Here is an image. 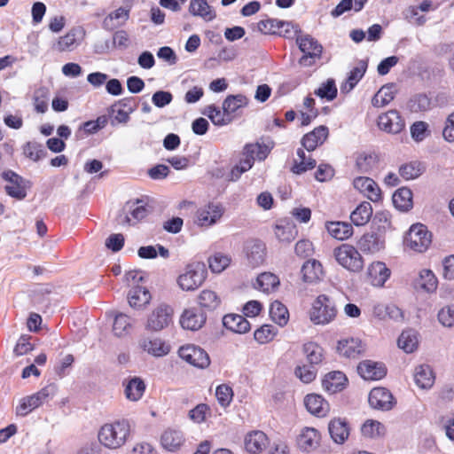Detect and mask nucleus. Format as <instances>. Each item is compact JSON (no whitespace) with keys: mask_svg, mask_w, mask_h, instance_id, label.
Wrapping results in <instances>:
<instances>
[{"mask_svg":"<svg viewBox=\"0 0 454 454\" xmlns=\"http://www.w3.org/2000/svg\"><path fill=\"white\" fill-rule=\"evenodd\" d=\"M366 69L367 62L360 60L357 66L349 72L346 82L340 86V91L346 93L351 91L363 78Z\"/></svg>","mask_w":454,"mask_h":454,"instance_id":"nucleus-33","label":"nucleus"},{"mask_svg":"<svg viewBox=\"0 0 454 454\" xmlns=\"http://www.w3.org/2000/svg\"><path fill=\"white\" fill-rule=\"evenodd\" d=\"M130 9L120 7L111 12L103 20L102 26L106 30L113 31L123 27L129 19Z\"/></svg>","mask_w":454,"mask_h":454,"instance_id":"nucleus-22","label":"nucleus"},{"mask_svg":"<svg viewBox=\"0 0 454 454\" xmlns=\"http://www.w3.org/2000/svg\"><path fill=\"white\" fill-rule=\"evenodd\" d=\"M347 381L348 379L343 372L335 371L331 372L325 376L322 381V386L325 391L330 394H335L345 387Z\"/></svg>","mask_w":454,"mask_h":454,"instance_id":"nucleus-25","label":"nucleus"},{"mask_svg":"<svg viewBox=\"0 0 454 454\" xmlns=\"http://www.w3.org/2000/svg\"><path fill=\"white\" fill-rule=\"evenodd\" d=\"M354 187L373 202L381 200V192L377 183L365 176H359L354 179Z\"/></svg>","mask_w":454,"mask_h":454,"instance_id":"nucleus-16","label":"nucleus"},{"mask_svg":"<svg viewBox=\"0 0 454 454\" xmlns=\"http://www.w3.org/2000/svg\"><path fill=\"white\" fill-rule=\"evenodd\" d=\"M357 246L364 253L375 254L385 247V239L380 233H365L357 242Z\"/></svg>","mask_w":454,"mask_h":454,"instance_id":"nucleus-20","label":"nucleus"},{"mask_svg":"<svg viewBox=\"0 0 454 454\" xmlns=\"http://www.w3.org/2000/svg\"><path fill=\"white\" fill-rule=\"evenodd\" d=\"M268 147L258 143L246 145L243 150V155H247L254 162V160H263L268 156Z\"/></svg>","mask_w":454,"mask_h":454,"instance_id":"nucleus-54","label":"nucleus"},{"mask_svg":"<svg viewBox=\"0 0 454 454\" xmlns=\"http://www.w3.org/2000/svg\"><path fill=\"white\" fill-rule=\"evenodd\" d=\"M109 112L111 114V124L113 126L116 124H126L130 119L129 112L116 106L115 103L110 107Z\"/></svg>","mask_w":454,"mask_h":454,"instance_id":"nucleus-63","label":"nucleus"},{"mask_svg":"<svg viewBox=\"0 0 454 454\" xmlns=\"http://www.w3.org/2000/svg\"><path fill=\"white\" fill-rule=\"evenodd\" d=\"M189 12L193 16L202 18L206 21L213 20L216 14L207 0H190Z\"/></svg>","mask_w":454,"mask_h":454,"instance_id":"nucleus-31","label":"nucleus"},{"mask_svg":"<svg viewBox=\"0 0 454 454\" xmlns=\"http://www.w3.org/2000/svg\"><path fill=\"white\" fill-rule=\"evenodd\" d=\"M151 294L147 288L140 286L132 287L128 294V301L133 309H142L150 302Z\"/></svg>","mask_w":454,"mask_h":454,"instance_id":"nucleus-29","label":"nucleus"},{"mask_svg":"<svg viewBox=\"0 0 454 454\" xmlns=\"http://www.w3.org/2000/svg\"><path fill=\"white\" fill-rule=\"evenodd\" d=\"M129 430V423L126 419L107 423L101 427L98 440L108 449H118L126 442Z\"/></svg>","mask_w":454,"mask_h":454,"instance_id":"nucleus-1","label":"nucleus"},{"mask_svg":"<svg viewBox=\"0 0 454 454\" xmlns=\"http://www.w3.org/2000/svg\"><path fill=\"white\" fill-rule=\"evenodd\" d=\"M372 215V207L370 202L364 201L351 213L350 219L356 226L366 224Z\"/></svg>","mask_w":454,"mask_h":454,"instance_id":"nucleus-39","label":"nucleus"},{"mask_svg":"<svg viewBox=\"0 0 454 454\" xmlns=\"http://www.w3.org/2000/svg\"><path fill=\"white\" fill-rule=\"evenodd\" d=\"M267 445V435L262 431L251 432L245 438V448L251 454L262 451Z\"/></svg>","mask_w":454,"mask_h":454,"instance_id":"nucleus-28","label":"nucleus"},{"mask_svg":"<svg viewBox=\"0 0 454 454\" xmlns=\"http://www.w3.org/2000/svg\"><path fill=\"white\" fill-rule=\"evenodd\" d=\"M418 284L423 290L432 293L436 290L438 281L432 270H422L419 273Z\"/></svg>","mask_w":454,"mask_h":454,"instance_id":"nucleus-57","label":"nucleus"},{"mask_svg":"<svg viewBox=\"0 0 454 454\" xmlns=\"http://www.w3.org/2000/svg\"><path fill=\"white\" fill-rule=\"evenodd\" d=\"M172 315L171 307L165 304L158 306L148 317L146 328L155 332L162 330L171 323Z\"/></svg>","mask_w":454,"mask_h":454,"instance_id":"nucleus-11","label":"nucleus"},{"mask_svg":"<svg viewBox=\"0 0 454 454\" xmlns=\"http://www.w3.org/2000/svg\"><path fill=\"white\" fill-rule=\"evenodd\" d=\"M374 313L378 317H385V316H387L388 318L395 321H403L404 317L402 309L395 304H388L386 306L378 305L374 307Z\"/></svg>","mask_w":454,"mask_h":454,"instance_id":"nucleus-51","label":"nucleus"},{"mask_svg":"<svg viewBox=\"0 0 454 454\" xmlns=\"http://www.w3.org/2000/svg\"><path fill=\"white\" fill-rule=\"evenodd\" d=\"M277 333V327L272 325H263L254 332V337L260 344H265L271 341Z\"/></svg>","mask_w":454,"mask_h":454,"instance_id":"nucleus-59","label":"nucleus"},{"mask_svg":"<svg viewBox=\"0 0 454 454\" xmlns=\"http://www.w3.org/2000/svg\"><path fill=\"white\" fill-rule=\"evenodd\" d=\"M378 163V157L373 153H359L356 156V168L359 173H370Z\"/></svg>","mask_w":454,"mask_h":454,"instance_id":"nucleus-46","label":"nucleus"},{"mask_svg":"<svg viewBox=\"0 0 454 454\" xmlns=\"http://www.w3.org/2000/svg\"><path fill=\"white\" fill-rule=\"evenodd\" d=\"M396 93L395 85L394 83L384 85L372 98V105L374 107H383L388 105Z\"/></svg>","mask_w":454,"mask_h":454,"instance_id":"nucleus-38","label":"nucleus"},{"mask_svg":"<svg viewBox=\"0 0 454 454\" xmlns=\"http://www.w3.org/2000/svg\"><path fill=\"white\" fill-rule=\"evenodd\" d=\"M423 164L419 161H411L400 167L399 173L405 180H412L422 175Z\"/></svg>","mask_w":454,"mask_h":454,"instance_id":"nucleus-56","label":"nucleus"},{"mask_svg":"<svg viewBox=\"0 0 454 454\" xmlns=\"http://www.w3.org/2000/svg\"><path fill=\"white\" fill-rule=\"evenodd\" d=\"M359 375L366 380H378L382 379L387 370L383 364L365 360L361 362L357 366Z\"/></svg>","mask_w":454,"mask_h":454,"instance_id":"nucleus-19","label":"nucleus"},{"mask_svg":"<svg viewBox=\"0 0 454 454\" xmlns=\"http://www.w3.org/2000/svg\"><path fill=\"white\" fill-rule=\"evenodd\" d=\"M270 316L271 319L280 326L287 324L289 313L286 307L278 301H275L270 304Z\"/></svg>","mask_w":454,"mask_h":454,"instance_id":"nucleus-49","label":"nucleus"},{"mask_svg":"<svg viewBox=\"0 0 454 454\" xmlns=\"http://www.w3.org/2000/svg\"><path fill=\"white\" fill-rule=\"evenodd\" d=\"M279 285L278 276L270 272H263L257 277V288L264 293L274 291Z\"/></svg>","mask_w":454,"mask_h":454,"instance_id":"nucleus-52","label":"nucleus"},{"mask_svg":"<svg viewBox=\"0 0 454 454\" xmlns=\"http://www.w3.org/2000/svg\"><path fill=\"white\" fill-rule=\"evenodd\" d=\"M368 275L373 286H381L388 279L390 270L384 262H372L368 269Z\"/></svg>","mask_w":454,"mask_h":454,"instance_id":"nucleus-30","label":"nucleus"},{"mask_svg":"<svg viewBox=\"0 0 454 454\" xmlns=\"http://www.w3.org/2000/svg\"><path fill=\"white\" fill-rule=\"evenodd\" d=\"M199 304L208 310L217 309L221 303V300L215 292L208 289L203 290L199 295Z\"/></svg>","mask_w":454,"mask_h":454,"instance_id":"nucleus-53","label":"nucleus"},{"mask_svg":"<svg viewBox=\"0 0 454 454\" xmlns=\"http://www.w3.org/2000/svg\"><path fill=\"white\" fill-rule=\"evenodd\" d=\"M164 449L174 451L184 442V435L180 430L168 428L164 431L160 438Z\"/></svg>","mask_w":454,"mask_h":454,"instance_id":"nucleus-35","label":"nucleus"},{"mask_svg":"<svg viewBox=\"0 0 454 454\" xmlns=\"http://www.w3.org/2000/svg\"><path fill=\"white\" fill-rule=\"evenodd\" d=\"M297 446L303 452L317 449L320 442V434L313 427H304L297 436Z\"/></svg>","mask_w":454,"mask_h":454,"instance_id":"nucleus-17","label":"nucleus"},{"mask_svg":"<svg viewBox=\"0 0 454 454\" xmlns=\"http://www.w3.org/2000/svg\"><path fill=\"white\" fill-rule=\"evenodd\" d=\"M49 92L46 88H39L34 95V106L37 113L43 114L48 109Z\"/></svg>","mask_w":454,"mask_h":454,"instance_id":"nucleus-62","label":"nucleus"},{"mask_svg":"<svg viewBox=\"0 0 454 454\" xmlns=\"http://www.w3.org/2000/svg\"><path fill=\"white\" fill-rule=\"evenodd\" d=\"M431 233L422 223L413 224L407 233L405 244L415 252H425L431 244Z\"/></svg>","mask_w":454,"mask_h":454,"instance_id":"nucleus-6","label":"nucleus"},{"mask_svg":"<svg viewBox=\"0 0 454 454\" xmlns=\"http://www.w3.org/2000/svg\"><path fill=\"white\" fill-rule=\"evenodd\" d=\"M1 176L8 183L4 190L10 197L19 200L26 198L27 191L24 185L25 180L22 176L11 169L4 171Z\"/></svg>","mask_w":454,"mask_h":454,"instance_id":"nucleus-10","label":"nucleus"},{"mask_svg":"<svg viewBox=\"0 0 454 454\" xmlns=\"http://www.w3.org/2000/svg\"><path fill=\"white\" fill-rule=\"evenodd\" d=\"M145 391L144 380L138 377H133L125 384L124 394L127 399L137 402L143 396Z\"/></svg>","mask_w":454,"mask_h":454,"instance_id":"nucleus-34","label":"nucleus"},{"mask_svg":"<svg viewBox=\"0 0 454 454\" xmlns=\"http://www.w3.org/2000/svg\"><path fill=\"white\" fill-rule=\"evenodd\" d=\"M378 127L387 133L398 134L404 129L405 122L398 111L390 110L379 116Z\"/></svg>","mask_w":454,"mask_h":454,"instance_id":"nucleus-12","label":"nucleus"},{"mask_svg":"<svg viewBox=\"0 0 454 454\" xmlns=\"http://www.w3.org/2000/svg\"><path fill=\"white\" fill-rule=\"evenodd\" d=\"M247 98L243 94L229 95L223 102V109L230 115L232 120L234 114L240 108L247 106Z\"/></svg>","mask_w":454,"mask_h":454,"instance_id":"nucleus-42","label":"nucleus"},{"mask_svg":"<svg viewBox=\"0 0 454 454\" xmlns=\"http://www.w3.org/2000/svg\"><path fill=\"white\" fill-rule=\"evenodd\" d=\"M58 387L54 383L48 384L38 392L23 397L16 408V413L19 416H26L35 409L43 405L49 399L52 398L57 393Z\"/></svg>","mask_w":454,"mask_h":454,"instance_id":"nucleus-3","label":"nucleus"},{"mask_svg":"<svg viewBox=\"0 0 454 454\" xmlns=\"http://www.w3.org/2000/svg\"><path fill=\"white\" fill-rule=\"evenodd\" d=\"M127 211L125 215H120L118 222L121 224L133 225L137 222L144 219L148 213L146 207L141 204V201H129L124 207Z\"/></svg>","mask_w":454,"mask_h":454,"instance_id":"nucleus-15","label":"nucleus"},{"mask_svg":"<svg viewBox=\"0 0 454 454\" xmlns=\"http://www.w3.org/2000/svg\"><path fill=\"white\" fill-rule=\"evenodd\" d=\"M205 322V314L197 309H185L180 318L182 327L191 331L200 329Z\"/></svg>","mask_w":454,"mask_h":454,"instance_id":"nucleus-21","label":"nucleus"},{"mask_svg":"<svg viewBox=\"0 0 454 454\" xmlns=\"http://www.w3.org/2000/svg\"><path fill=\"white\" fill-rule=\"evenodd\" d=\"M337 314L335 301L329 295L320 294L312 303L309 319L315 325H325L333 322Z\"/></svg>","mask_w":454,"mask_h":454,"instance_id":"nucleus-2","label":"nucleus"},{"mask_svg":"<svg viewBox=\"0 0 454 454\" xmlns=\"http://www.w3.org/2000/svg\"><path fill=\"white\" fill-rule=\"evenodd\" d=\"M207 277L204 263L195 262L188 264L177 279L180 288L184 291H194L200 286Z\"/></svg>","mask_w":454,"mask_h":454,"instance_id":"nucleus-4","label":"nucleus"},{"mask_svg":"<svg viewBox=\"0 0 454 454\" xmlns=\"http://www.w3.org/2000/svg\"><path fill=\"white\" fill-rule=\"evenodd\" d=\"M83 34L82 27H74L70 29L64 36L59 38V40L53 44L52 48L59 52L71 51L77 45V36Z\"/></svg>","mask_w":454,"mask_h":454,"instance_id":"nucleus-23","label":"nucleus"},{"mask_svg":"<svg viewBox=\"0 0 454 454\" xmlns=\"http://www.w3.org/2000/svg\"><path fill=\"white\" fill-rule=\"evenodd\" d=\"M178 356L198 368H207L210 364L208 354L201 348L195 345L183 346L178 350Z\"/></svg>","mask_w":454,"mask_h":454,"instance_id":"nucleus-9","label":"nucleus"},{"mask_svg":"<svg viewBox=\"0 0 454 454\" xmlns=\"http://www.w3.org/2000/svg\"><path fill=\"white\" fill-rule=\"evenodd\" d=\"M361 431L365 437L378 438L385 434L386 427L380 421L368 419L363 424Z\"/></svg>","mask_w":454,"mask_h":454,"instance_id":"nucleus-50","label":"nucleus"},{"mask_svg":"<svg viewBox=\"0 0 454 454\" xmlns=\"http://www.w3.org/2000/svg\"><path fill=\"white\" fill-rule=\"evenodd\" d=\"M297 231L294 226L290 224H277L275 227L276 238L280 242L290 243L295 239Z\"/></svg>","mask_w":454,"mask_h":454,"instance_id":"nucleus-61","label":"nucleus"},{"mask_svg":"<svg viewBox=\"0 0 454 454\" xmlns=\"http://www.w3.org/2000/svg\"><path fill=\"white\" fill-rule=\"evenodd\" d=\"M414 380L420 388H430L434 382L433 370L429 365H419L416 367Z\"/></svg>","mask_w":454,"mask_h":454,"instance_id":"nucleus-43","label":"nucleus"},{"mask_svg":"<svg viewBox=\"0 0 454 454\" xmlns=\"http://www.w3.org/2000/svg\"><path fill=\"white\" fill-rule=\"evenodd\" d=\"M248 263L255 268L262 265L266 259V245L260 239L247 240L244 247Z\"/></svg>","mask_w":454,"mask_h":454,"instance_id":"nucleus-14","label":"nucleus"},{"mask_svg":"<svg viewBox=\"0 0 454 454\" xmlns=\"http://www.w3.org/2000/svg\"><path fill=\"white\" fill-rule=\"evenodd\" d=\"M132 329L131 318L123 313L116 314L113 324V332L117 337L128 335Z\"/></svg>","mask_w":454,"mask_h":454,"instance_id":"nucleus-47","label":"nucleus"},{"mask_svg":"<svg viewBox=\"0 0 454 454\" xmlns=\"http://www.w3.org/2000/svg\"><path fill=\"white\" fill-rule=\"evenodd\" d=\"M337 351L347 358H356L364 351V347L359 339H343L338 341Z\"/></svg>","mask_w":454,"mask_h":454,"instance_id":"nucleus-26","label":"nucleus"},{"mask_svg":"<svg viewBox=\"0 0 454 454\" xmlns=\"http://www.w3.org/2000/svg\"><path fill=\"white\" fill-rule=\"evenodd\" d=\"M394 206L400 211H408L412 207V192L406 187L398 189L392 197Z\"/></svg>","mask_w":454,"mask_h":454,"instance_id":"nucleus-40","label":"nucleus"},{"mask_svg":"<svg viewBox=\"0 0 454 454\" xmlns=\"http://www.w3.org/2000/svg\"><path fill=\"white\" fill-rule=\"evenodd\" d=\"M368 402L372 408L385 411L393 409L395 403L393 395L385 387L372 388L369 394Z\"/></svg>","mask_w":454,"mask_h":454,"instance_id":"nucleus-13","label":"nucleus"},{"mask_svg":"<svg viewBox=\"0 0 454 454\" xmlns=\"http://www.w3.org/2000/svg\"><path fill=\"white\" fill-rule=\"evenodd\" d=\"M329 129L325 125H320L315 128L312 131L304 135L301 138L302 146L308 151L312 152L317 146L323 145L327 139Z\"/></svg>","mask_w":454,"mask_h":454,"instance_id":"nucleus-18","label":"nucleus"},{"mask_svg":"<svg viewBox=\"0 0 454 454\" xmlns=\"http://www.w3.org/2000/svg\"><path fill=\"white\" fill-rule=\"evenodd\" d=\"M23 154L25 157L30 159L33 161H38L46 157L47 152L44 146L36 141H28L23 147Z\"/></svg>","mask_w":454,"mask_h":454,"instance_id":"nucleus-48","label":"nucleus"},{"mask_svg":"<svg viewBox=\"0 0 454 454\" xmlns=\"http://www.w3.org/2000/svg\"><path fill=\"white\" fill-rule=\"evenodd\" d=\"M397 345L405 353H412L419 346V333L413 329L403 331L397 340Z\"/></svg>","mask_w":454,"mask_h":454,"instance_id":"nucleus-36","label":"nucleus"},{"mask_svg":"<svg viewBox=\"0 0 454 454\" xmlns=\"http://www.w3.org/2000/svg\"><path fill=\"white\" fill-rule=\"evenodd\" d=\"M329 234L336 239L345 240L353 234V227L347 222H329L326 223Z\"/></svg>","mask_w":454,"mask_h":454,"instance_id":"nucleus-37","label":"nucleus"},{"mask_svg":"<svg viewBox=\"0 0 454 454\" xmlns=\"http://www.w3.org/2000/svg\"><path fill=\"white\" fill-rule=\"evenodd\" d=\"M224 208L220 203L210 202L196 212L195 223L200 227H210L223 216Z\"/></svg>","mask_w":454,"mask_h":454,"instance_id":"nucleus-8","label":"nucleus"},{"mask_svg":"<svg viewBox=\"0 0 454 454\" xmlns=\"http://www.w3.org/2000/svg\"><path fill=\"white\" fill-rule=\"evenodd\" d=\"M296 42L299 49L303 52L299 61L301 66L309 67L314 64L317 58L321 56L322 45L310 35L297 37Z\"/></svg>","mask_w":454,"mask_h":454,"instance_id":"nucleus-7","label":"nucleus"},{"mask_svg":"<svg viewBox=\"0 0 454 454\" xmlns=\"http://www.w3.org/2000/svg\"><path fill=\"white\" fill-rule=\"evenodd\" d=\"M328 431L332 440L337 444H342L348 438L349 427L341 419H334L329 422Z\"/></svg>","mask_w":454,"mask_h":454,"instance_id":"nucleus-27","label":"nucleus"},{"mask_svg":"<svg viewBox=\"0 0 454 454\" xmlns=\"http://www.w3.org/2000/svg\"><path fill=\"white\" fill-rule=\"evenodd\" d=\"M336 261L344 268L353 272H359L364 267V261L356 247L342 244L333 251Z\"/></svg>","mask_w":454,"mask_h":454,"instance_id":"nucleus-5","label":"nucleus"},{"mask_svg":"<svg viewBox=\"0 0 454 454\" xmlns=\"http://www.w3.org/2000/svg\"><path fill=\"white\" fill-rule=\"evenodd\" d=\"M203 114L207 115L210 121L216 126H226L232 121V118L230 117L225 110L221 109L215 105H210L206 107Z\"/></svg>","mask_w":454,"mask_h":454,"instance_id":"nucleus-44","label":"nucleus"},{"mask_svg":"<svg viewBox=\"0 0 454 454\" xmlns=\"http://www.w3.org/2000/svg\"><path fill=\"white\" fill-rule=\"evenodd\" d=\"M215 396L221 406L227 407L233 397L232 388L226 384H222L216 387Z\"/></svg>","mask_w":454,"mask_h":454,"instance_id":"nucleus-64","label":"nucleus"},{"mask_svg":"<svg viewBox=\"0 0 454 454\" xmlns=\"http://www.w3.org/2000/svg\"><path fill=\"white\" fill-rule=\"evenodd\" d=\"M141 347L154 356H162L169 352V346L159 338L145 339L141 342Z\"/></svg>","mask_w":454,"mask_h":454,"instance_id":"nucleus-41","label":"nucleus"},{"mask_svg":"<svg viewBox=\"0 0 454 454\" xmlns=\"http://www.w3.org/2000/svg\"><path fill=\"white\" fill-rule=\"evenodd\" d=\"M224 327L237 333H246L250 328V323L241 315L230 314L223 318Z\"/></svg>","mask_w":454,"mask_h":454,"instance_id":"nucleus-32","label":"nucleus"},{"mask_svg":"<svg viewBox=\"0 0 454 454\" xmlns=\"http://www.w3.org/2000/svg\"><path fill=\"white\" fill-rule=\"evenodd\" d=\"M303 352L307 360L311 365H317L321 363L323 358V348L316 342H307L303 345Z\"/></svg>","mask_w":454,"mask_h":454,"instance_id":"nucleus-55","label":"nucleus"},{"mask_svg":"<svg viewBox=\"0 0 454 454\" xmlns=\"http://www.w3.org/2000/svg\"><path fill=\"white\" fill-rule=\"evenodd\" d=\"M337 92L338 90L334 80L328 79L314 91V94L321 98H325L328 101H332L337 97Z\"/></svg>","mask_w":454,"mask_h":454,"instance_id":"nucleus-60","label":"nucleus"},{"mask_svg":"<svg viewBox=\"0 0 454 454\" xmlns=\"http://www.w3.org/2000/svg\"><path fill=\"white\" fill-rule=\"evenodd\" d=\"M304 404L309 412L319 418L326 416L329 411L328 403L317 394L307 395Z\"/></svg>","mask_w":454,"mask_h":454,"instance_id":"nucleus-24","label":"nucleus"},{"mask_svg":"<svg viewBox=\"0 0 454 454\" xmlns=\"http://www.w3.org/2000/svg\"><path fill=\"white\" fill-rule=\"evenodd\" d=\"M301 274L305 282H315L319 279L322 275V265L318 261L309 260L303 263Z\"/></svg>","mask_w":454,"mask_h":454,"instance_id":"nucleus-45","label":"nucleus"},{"mask_svg":"<svg viewBox=\"0 0 454 454\" xmlns=\"http://www.w3.org/2000/svg\"><path fill=\"white\" fill-rule=\"evenodd\" d=\"M231 258L222 253H215L214 255L209 257L208 264L210 270L215 273H221L231 263Z\"/></svg>","mask_w":454,"mask_h":454,"instance_id":"nucleus-58","label":"nucleus"}]
</instances>
